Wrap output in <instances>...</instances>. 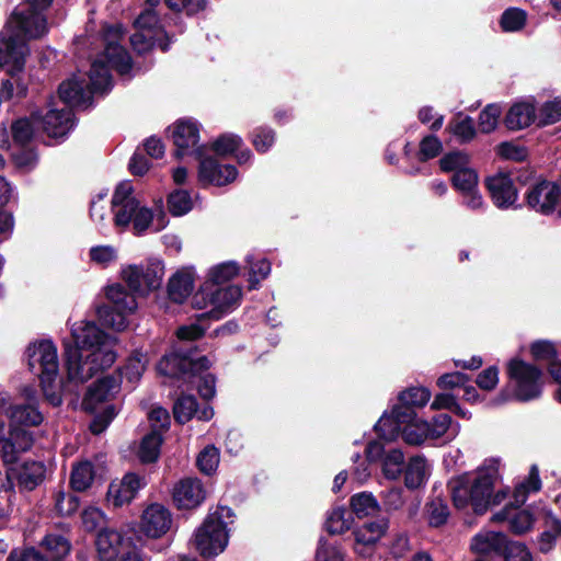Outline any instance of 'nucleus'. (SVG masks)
I'll return each mask as SVG.
<instances>
[{
	"label": "nucleus",
	"instance_id": "obj_1",
	"mask_svg": "<svg viewBox=\"0 0 561 561\" xmlns=\"http://www.w3.org/2000/svg\"><path fill=\"white\" fill-rule=\"evenodd\" d=\"M123 38V28L119 24L103 27L104 51L92 62L89 79L90 84L77 78L64 81L59 85L60 100L78 107H88L93 93H103L112 88L110 69L119 75L129 73L131 59L128 53L119 45Z\"/></svg>",
	"mask_w": 561,
	"mask_h": 561
},
{
	"label": "nucleus",
	"instance_id": "obj_2",
	"mask_svg": "<svg viewBox=\"0 0 561 561\" xmlns=\"http://www.w3.org/2000/svg\"><path fill=\"white\" fill-rule=\"evenodd\" d=\"M75 345L66 344L67 376L75 383L88 381L116 360V339L93 322L80 321L71 327Z\"/></svg>",
	"mask_w": 561,
	"mask_h": 561
},
{
	"label": "nucleus",
	"instance_id": "obj_3",
	"mask_svg": "<svg viewBox=\"0 0 561 561\" xmlns=\"http://www.w3.org/2000/svg\"><path fill=\"white\" fill-rule=\"evenodd\" d=\"M50 3L51 0H27L13 11L0 33V68L12 78L24 67L28 51L26 39L37 38L47 32L43 11Z\"/></svg>",
	"mask_w": 561,
	"mask_h": 561
},
{
	"label": "nucleus",
	"instance_id": "obj_4",
	"mask_svg": "<svg viewBox=\"0 0 561 561\" xmlns=\"http://www.w3.org/2000/svg\"><path fill=\"white\" fill-rule=\"evenodd\" d=\"M500 481V462L486 460L474 474L456 477L449 482V490L455 507L465 510L471 506L474 513L483 514L491 504L501 503L506 497L505 491L492 492Z\"/></svg>",
	"mask_w": 561,
	"mask_h": 561
},
{
	"label": "nucleus",
	"instance_id": "obj_5",
	"mask_svg": "<svg viewBox=\"0 0 561 561\" xmlns=\"http://www.w3.org/2000/svg\"><path fill=\"white\" fill-rule=\"evenodd\" d=\"M114 226L126 229L133 225L134 233L144 234L152 224V210L142 206L130 182L123 181L116 187L111 201Z\"/></svg>",
	"mask_w": 561,
	"mask_h": 561
},
{
	"label": "nucleus",
	"instance_id": "obj_6",
	"mask_svg": "<svg viewBox=\"0 0 561 561\" xmlns=\"http://www.w3.org/2000/svg\"><path fill=\"white\" fill-rule=\"evenodd\" d=\"M427 421L417 416L414 410L393 407L390 413L383 414L375 425L378 435L386 440H393L399 435L413 446L428 440Z\"/></svg>",
	"mask_w": 561,
	"mask_h": 561
},
{
	"label": "nucleus",
	"instance_id": "obj_7",
	"mask_svg": "<svg viewBox=\"0 0 561 561\" xmlns=\"http://www.w3.org/2000/svg\"><path fill=\"white\" fill-rule=\"evenodd\" d=\"M121 391V381L114 376L103 377L93 382L83 399L87 411L100 412L90 424L93 434L103 433L117 414V408L110 403Z\"/></svg>",
	"mask_w": 561,
	"mask_h": 561
},
{
	"label": "nucleus",
	"instance_id": "obj_8",
	"mask_svg": "<svg viewBox=\"0 0 561 561\" xmlns=\"http://www.w3.org/2000/svg\"><path fill=\"white\" fill-rule=\"evenodd\" d=\"M241 289L231 283H203L192 297V305L197 309L209 308L201 314L199 320H219L231 312L239 304Z\"/></svg>",
	"mask_w": 561,
	"mask_h": 561
},
{
	"label": "nucleus",
	"instance_id": "obj_9",
	"mask_svg": "<svg viewBox=\"0 0 561 561\" xmlns=\"http://www.w3.org/2000/svg\"><path fill=\"white\" fill-rule=\"evenodd\" d=\"M233 513L227 506H219L210 513L194 534L193 543L203 557L221 553L229 540V528Z\"/></svg>",
	"mask_w": 561,
	"mask_h": 561
},
{
	"label": "nucleus",
	"instance_id": "obj_10",
	"mask_svg": "<svg viewBox=\"0 0 561 561\" xmlns=\"http://www.w3.org/2000/svg\"><path fill=\"white\" fill-rule=\"evenodd\" d=\"M28 368L39 376L44 394L53 405L61 403V396L54 390L53 381L58 374L57 348L50 341L31 343L26 348Z\"/></svg>",
	"mask_w": 561,
	"mask_h": 561
},
{
	"label": "nucleus",
	"instance_id": "obj_11",
	"mask_svg": "<svg viewBox=\"0 0 561 561\" xmlns=\"http://www.w3.org/2000/svg\"><path fill=\"white\" fill-rule=\"evenodd\" d=\"M511 393L503 391L495 403H504L510 398L527 402L537 399L542 391V371L536 366L514 358L507 365Z\"/></svg>",
	"mask_w": 561,
	"mask_h": 561
},
{
	"label": "nucleus",
	"instance_id": "obj_12",
	"mask_svg": "<svg viewBox=\"0 0 561 561\" xmlns=\"http://www.w3.org/2000/svg\"><path fill=\"white\" fill-rule=\"evenodd\" d=\"M146 1L151 8L145 10L135 21L136 32L130 36V44L139 54L148 51L153 46H158L165 51L169 47V43H164L163 37H165L167 34L158 25V19L152 9L159 4L160 0Z\"/></svg>",
	"mask_w": 561,
	"mask_h": 561
},
{
	"label": "nucleus",
	"instance_id": "obj_13",
	"mask_svg": "<svg viewBox=\"0 0 561 561\" xmlns=\"http://www.w3.org/2000/svg\"><path fill=\"white\" fill-rule=\"evenodd\" d=\"M172 523V513L165 505L151 503L140 515L139 529L147 538L158 539L171 529Z\"/></svg>",
	"mask_w": 561,
	"mask_h": 561
},
{
	"label": "nucleus",
	"instance_id": "obj_14",
	"mask_svg": "<svg viewBox=\"0 0 561 561\" xmlns=\"http://www.w3.org/2000/svg\"><path fill=\"white\" fill-rule=\"evenodd\" d=\"M147 484L145 477L128 472L121 479L113 480L107 489L106 501L114 507L128 505Z\"/></svg>",
	"mask_w": 561,
	"mask_h": 561
},
{
	"label": "nucleus",
	"instance_id": "obj_15",
	"mask_svg": "<svg viewBox=\"0 0 561 561\" xmlns=\"http://www.w3.org/2000/svg\"><path fill=\"white\" fill-rule=\"evenodd\" d=\"M32 119L49 138L54 139L64 138L75 125L72 112L66 107L48 108L44 115L33 113Z\"/></svg>",
	"mask_w": 561,
	"mask_h": 561
},
{
	"label": "nucleus",
	"instance_id": "obj_16",
	"mask_svg": "<svg viewBox=\"0 0 561 561\" xmlns=\"http://www.w3.org/2000/svg\"><path fill=\"white\" fill-rule=\"evenodd\" d=\"M172 139L176 147L175 154L181 158L196 153L202 157V147H197L199 140V127L193 119H180L172 128Z\"/></svg>",
	"mask_w": 561,
	"mask_h": 561
},
{
	"label": "nucleus",
	"instance_id": "obj_17",
	"mask_svg": "<svg viewBox=\"0 0 561 561\" xmlns=\"http://www.w3.org/2000/svg\"><path fill=\"white\" fill-rule=\"evenodd\" d=\"M560 196V188L556 183L542 181L529 188L527 203L536 211L548 215L554 210Z\"/></svg>",
	"mask_w": 561,
	"mask_h": 561
},
{
	"label": "nucleus",
	"instance_id": "obj_18",
	"mask_svg": "<svg viewBox=\"0 0 561 561\" xmlns=\"http://www.w3.org/2000/svg\"><path fill=\"white\" fill-rule=\"evenodd\" d=\"M237 175L238 171L233 165L221 164L214 158L201 159L198 168V180L204 185H227L233 182Z\"/></svg>",
	"mask_w": 561,
	"mask_h": 561
},
{
	"label": "nucleus",
	"instance_id": "obj_19",
	"mask_svg": "<svg viewBox=\"0 0 561 561\" xmlns=\"http://www.w3.org/2000/svg\"><path fill=\"white\" fill-rule=\"evenodd\" d=\"M173 500L179 508H195L206 499V490L197 478L180 480L173 488Z\"/></svg>",
	"mask_w": 561,
	"mask_h": 561
},
{
	"label": "nucleus",
	"instance_id": "obj_20",
	"mask_svg": "<svg viewBox=\"0 0 561 561\" xmlns=\"http://www.w3.org/2000/svg\"><path fill=\"white\" fill-rule=\"evenodd\" d=\"M388 529V520L379 518L377 520L366 523L355 530V552L359 556H367L371 552L373 547L382 538Z\"/></svg>",
	"mask_w": 561,
	"mask_h": 561
},
{
	"label": "nucleus",
	"instance_id": "obj_21",
	"mask_svg": "<svg viewBox=\"0 0 561 561\" xmlns=\"http://www.w3.org/2000/svg\"><path fill=\"white\" fill-rule=\"evenodd\" d=\"M486 187L496 207L508 208L517 201V191L507 174L499 173L486 179Z\"/></svg>",
	"mask_w": 561,
	"mask_h": 561
},
{
	"label": "nucleus",
	"instance_id": "obj_22",
	"mask_svg": "<svg viewBox=\"0 0 561 561\" xmlns=\"http://www.w3.org/2000/svg\"><path fill=\"white\" fill-rule=\"evenodd\" d=\"M0 413H5L10 417L12 426H35L43 421V416L34 403L11 407L4 394H0Z\"/></svg>",
	"mask_w": 561,
	"mask_h": 561
},
{
	"label": "nucleus",
	"instance_id": "obj_23",
	"mask_svg": "<svg viewBox=\"0 0 561 561\" xmlns=\"http://www.w3.org/2000/svg\"><path fill=\"white\" fill-rule=\"evenodd\" d=\"M31 435L19 427H13L10 431V437L0 439V456L5 465L14 467L19 454L27 450L32 446Z\"/></svg>",
	"mask_w": 561,
	"mask_h": 561
},
{
	"label": "nucleus",
	"instance_id": "obj_24",
	"mask_svg": "<svg viewBox=\"0 0 561 561\" xmlns=\"http://www.w3.org/2000/svg\"><path fill=\"white\" fill-rule=\"evenodd\" d=\"M164 276V263L158 257H149L145 263L122 267V280H161Z\"/></svg>",
	"mask_w": 561,
	"mask_h": 561
},
{
	"label": "nucleus",
	"instance_id": "obj_25",
	"mask_svg": "<svg viewBox=\"0 0 561 561\" xmlns=\"http://www.w3.org/2000/svg\"><path fill=\"white\" fill-rule=\"evenodd\" d=\"M96 551L102 561H113L129 547L121 533L114 529H102L96 537Z\"/></svg>",
	"mask_w": 561,
	"mask_h": 561
},
{
	"label": "nucleus",
	"instance_id": "obj_26",
	"mask_svg": "<svg viewBox=\"0 0 561 561\" xmlns=\"http://www.w3.org/2000/svg\"><path fill=\"white\" fill-rule=\"evenodd\" d=\"M191 366L194 371L209 368L210 362L207 357H201L196 362H188L185 357L178 354L165 355L157 366L158 373L164 376L176 377L184 371L186 366Z\"/></svg>",
	"mask_w": 561,
	"mask_h": 561
},
{
	"label": "nucleus",
	"instance_id": "obj_27",
	"mask_svg": "<svg viewBox=\"0 0 561 561\" xmlns=\"http://www.w3.org/2000/svg\"><path fill=\"white\" fill-rule=\"evenodd\" d=\"M45 474V467L41 462H24L19 467H9L7 476L9 480H16L23 488L33 490L38 485Z\"/></svg>",
	"mask_w": 561,
	"mask_h": 561
},
{
	"label": "nucleus",
	"instance_id": "obj_28",
	"mask_svg": "<svg viewBox=\"0 0 561 561\" xmlns=\"http://www.w3.org/2000/svg\"><path fill=\"white\" fill-rule=\"evenodd\" d=\"M134 283H112L106 288V297L110 306L127 313L137 308L136 295L131 287Z\"/></svg>",
	"mask_w": 561,
	"mask_h": 561
},
{
	"label": "nucleus",
	"instance_id": "obj_29",
	"mask_svg": "<svg viewBox=\"0 0 561 561\" xmlns=\"http://www.w3.org/2000/svg\"><path fill=\"white\" fill-rule=\"evenodd\" d=\"M507 541L502 533L482 530L471 540V550L479 554L500 552Z\"/></svg>",
	"mask_w": 561,
	"mask_h": 561
},
{
	"label": "nucleus",
	"instance_id": "obj_30",
	"mask_svg": "<svg viewBox=\"0 0 561 561\" xmlns=\"http://www.w3.org/2000/svg\"><path fill=\"white\" fill-rule=\"evenodd\" d=\"M536 119V111L533 104L520 102L514 104L505 117L507 128L518 130L528 127Z\"/></svg>",
	"mask_w": 561,
	"mask_h": 561
},
{
	"label": "nucleus",
	"instance_id": "obj_31",
	"mask_svg": "<svg viewBox=\"0 0 561 561\" xmlns=\"http://www.w3.org/2000/svg\"><path fill=\"white\" fill-rule=\"evenodd\" d=\"M427 436L428 440H435L447 436L454 439L460 432V425L453 422V419L445 413L435 415L431 421H427Z\"/></svg>",
	"mask_w": 561,
	"mask_h": 561
},
{
	"label": "nucleus",
	"instance_id": "obj_32",
	"mask_svg": "<svg viewBox=\"0 0 561 561\" xmlns=\"http://www.w3.org/2000/svg\"><path fill=\"white\" fill-rule=\"evenodd\" d=\"M545 519L546 530L541 534L538 545L541 552H549L553 545L561 540V523L553 518L550 511L545 508L538 513Z\"/></svg>",
	"mask_w": 561,
	"mask_h": 561
},
{
	"label": "nucleus",
	"instance_id": "obj_33",
	"mask_svg": "<svg viewBox=\"0 0 561 561\" xmlns=\"http://www.w3.org/2000/svg\"><path fill=\"white\" fill-rule=\"evenodd\" d=\"M495 522L507 520L510 524L511 530L516 535H522L528 531L534 525V516L527 510H523L516 512L514 515H511L506 510L495 514L492 517Z\"/></svg>",
	"mask_w": 561,
	"mask_h": 561
},
{
	"label": "nucleus",
	"instance_id": "obj_34",
	"mask_svg": "<svg viewBox=\"0 0 561 561\" xmlns=\"http://www.w3.org/2000/svg\"><path fill=\"white\" fill-rule=\"evenodd\" d=\"M350 506L358 518L373 516L380 510L378 501L371 493L367 492L354 494L350 500Z\"/></svg>",
	"mask_w": 561,
	"mask_h": 561
},
{
	"label": "nucleus",
	"instance_id": "obj_35",
	"mask_svg": "<svg viewBox=\"0 0 561 561\" xmlns=\"http://www.w3.org/2000/svg\"><path fill=\"white\" fill-rule=\"evenodd\" d=\"M447 130L453 134L459 142L466 144L471 141L476 136V127L473 119L458 113L448 124Z\"/></svg>",
	"mask_w": 561,
	"mask_h": 561
},
{
	"label": "nucleus",
	"instance_id": "obj_36",
	"mask_svg": "<svg viewBox=\"0 0 561 561\" xmlns=\"http://www.w3.org/2000/svg\"><path fill=\"white\" fill-rule=\"evenodd\" d=\"M428 476V466L426 460L416 456L411 458L405 471V485L410 489L420 488Z\"/></svg>",
	"mask_w": 561,
	"mask_h": 561
},
{
	"label": "nucleus",
	"instance_id": "obj_37",
	"mask_svg": "<svg viewBox=\"0 0 561 561\" xmlns=\"http://www.w3.org/2000/svg\"><path fill=\"white\" fill-rule=\"evenodd\" d=\"M432 397L431 391L424 387H411L399 394V404L396 407H402L413 410L414 408L425 407Z\"/></svg>",
	"mask_w": 561,
	"mask_h": 561
},
{
	"label": "nucleus",
	"instance_id": "obj_38",
	"mask_svg": "<svg viewBox=\"0 0 561 561\" xmlns=\"http://www.w3.org/2000/svg\"><path fill=\"white\" fill-rule=\"evenodd\" d=\"M42 547L45 549L47 558L51 560L65 558L71 549L69 540L57 534L47 535L42 541Z\"/></svg>",
	"mask_w": 561,
	"mask_h": 561
},
{
	"label": "nucleus",
	"instance_id": "obj_39",
	"mask_svg": "<svg viewBox=\"0 0 561 561\" xmlns=\"http://www.w3.org/2000/svg\"><path fill=\"white\" fill-rule=\"evenodd\" d=\"M162 436L159 432H151L140 442L138 457L141 462H153L160 455Z\"/></svg>",
	"mask_w": 561,
	"mask_h": 561
},
{
	"label": "nucleus",
	"instance_id": "obj_40",
	"mask_svg": "<svg viewBox=\"0 0 561 561\" xmlns=\"http://www.w3.org/2000/svg\"><path fill=\"white\" fill-rule=\"evenodd\" d=\"M101 323L115 331H123L128 325L127 317L129 313L117 310L112 306H104L98 310Z\"/></svg>",
	"mask_w": 561,
	"mask_h": 561
},
{
	"label": "nucleus",
	"instance_id": "obj_41",
	"mask_svg": "<svg viewBox=\"0 0 561 561\" xmlns=\"http://www.w3.org/2000/svg\"><path fill=\"white\" fill-rule=\"evenodd\" d=\"M147 365V359L141 353H136L129 357L124 367L119 370L123 378L134 388L140 380Z\"/></svg>",
	"mask_w": 561,
	"mask_h": 561
},
{
	"label": "nucleus",
	"instance_id": "obj_42",
	"mask_svg": "<svg viewBox=\"0 0 561 561\" xmlns=\"http://www.w3.org/2000/svg\"><path fill=\"white\" fill-rule=\"evenodd\" d=\"M541 489V480L537 466H531L528 477L520 482L514 491V500L516 504H524L527 495L538 492Z\"/></svg>",
	"mask_w": 561,
	"mask_h": 561
},
{
	"label": "nucleus",
	"instance_id": "obj_43",
	"mask_svg": "<svg viewBox=\"0 0 561 561\" xmlns=\"http://www.w3.org/2000/svg\"><path fill=\"white\" fill-rule=\"evenodd\" d=\"M404 463V456L399 449L387 451L382 458V473L389 480L400 477Z\"/></svg>",
	"mask_w": 561,
	"mask_h": 561
},
{
	"label": "nucleus",
	"instance_id": "obj_44",
	"mask_svg": "<svg viewBox=\"0 0 561 561\" xmlns=\"http://www.w3.org/2000/svg\"><path fill=\"white\" fill-rule=\"evenodd\" d=\"M94 479L93 467L89 461L79 462L71 473V485L77 491L87 490Z\"/></svg>",
	"mask_w": 561,
	"mask_h": 561
},
{
	"label": "nucleus",
	"instance_id": "obj_45",
	"mask_svg": "<svg viewBox=\"0 0 561 561\" xmlns=\"http://www.w3.org/2000/svg\"><path fill=\"white\" fill-rule=\"evenodd\" d=\"M353 519L346 508H334L327 519V529L330 534L340 535L348 530L352 526Z\"/></svg>",
	"mask_w": 561,
	"mask_h": 561
},
{
	"label": "nucleus",
	"instance_id": "obj_46",
	"mask_svg": "<svg viewBox=\"0 0 561 561\" xmlns=\"http://www.w3.org/2000/svg\"><path fill=\"white\" fill-rule=\"evenodd\" d=\"M193 208V201L187 191L175 190L168 197V209L173 216H183Z\"/></svg>",
	"mask_w": 561,
	"mask_h": 561
},
{
	"label": "nucleus",
	"instance_id": "obj_47",
	"mask_svg": "<svg viewBox=\"0 0 561 561\" xmlns=\"http://www.w3.org/2000/svg\"><path fill=\"white\" fill-rule=\"evenodd\" d=\"M469 156L463 151H453L445 154L439 160L440 169L444 172H453L456 174L461 170H466L469 167Z\"/></svg>",
	"mask_w": 561,
	"mask_h": 561
},
{
	"label": "nucleus",
	"instance_id": "obj_48",
	"mask_svg": "<svg viewBox=\"0 0 561 561\" xmlns=\"http://www.w3.org/2000/svg\"><path fill=\"white\" fill-rule=\"evenodd\" d=\"M239 274V264L236 261H227L213 266L208 271L207 280H231Z\"/></svg>",
	"mask_w": 561,
	"mask_h": 561
},
{
	"label": "nucleus",
	"instance_id": "obj_49",
	"mask_svg": "<svg viewBox=\"0 0 561 561\" xmlns=\"http://www.w3.org/2000/svg\"><path fill=\"white\" fill-rule=\"evenodd\" d=\"M107 192H100L95 196H93L90 206V216L93 222L99 225L100 227H105L108 222V214L106 207V198Z\"/></svg>",
	"mask_w": 561,
	"mask_h": 561
},
{
	"label": "nucleus",
	"instance_id": "obj_50",
	"mask_svg": "<svg viewBox=\"0 0 561 561\" xmlns=\"http://www.w3.org/2000/svg\"><path fill=\"white\" fill-rule=\"evenodd\" d=\"M561 119V99L545 102L539 108L538 121L540 125H551Z\"/></svg>",
	"mask_w": 561,
	"mask_h": 561
},
{
	"label": "nucleus",
	"instance_id": "obj_51",
	"mask_svg": "<svg viewBox=\"0 0 561 561\" xmlns=\"http://www.w3.org/2000/svg\"><path fill=\"white\" fill-rule=\"evenodd\" d=\"M454 187L459 192H466L478 187L479 176L476 170L468 167L453 175L451 179Z\"/></svg>",
	"mask_w": 561,
	"mask_h": 561
},
{
	"label": "nucleus",
	"instance_id": "obj_52",
	"mask_svg": "<svg viewBox=\"0 0 561 561\" xmlns=\"http://www.w3.org/2000/svg\"><path fill=\"white\" fill-rule=\"evenodd\" d=\"M196 412V400L192 396L181 397L174 404L173 413L179 423H186Z\"/></svg>",
	"mask_w": 561,
	"mask_h": 561
},
{
	"label": "nucleus",
	"instance_id": "obj_53",
	"mask_svg": "<svg viewBox=\"0 0 561 561\" xmlns=\"http://www.w3.org/2000/svg\"><path fill=\"white\" fill-rule=\"evenodd\" d=\"M501 107L496 104H489L479 116V128L482 133L489 134L493 131L501 116Z\"/></svg>",
	"mask_w": 561,
	"mask_h": 561
},
{
	"label": "nucleus",
	"instance_id": "obj_54",
	"mask_svg": "<svg viewBox=\"0 0 561 561\" xmlns=\"http://www.w3.org/2000/svg\"><path fill=\"white\" fill-rule=\"evenodd\" d=\"M531 355L537 360L551 362L549 369L552 365L558 364L553 362L557 358L558 351L553 343L549 341H536L530 346Z\"/></svg>",
	"mask_w": 561,
	"mask_h": 561
},
{
	"label": "nucleus",
	"instance_id": "obj_55",
	"mask_svg": "<svg viewBox=\"0 0 561 561\" xmlns=\"http://www.w3.org/2000/svg\"><path fill=\"white\" fill-rule=\"evenodd\" d=\"M219 465V451L214 446L204 448L197 457L199 470L206 474L213 473Z\"/></svg>",
	"mask_w": 561,
	"mask_h": 561
},
{
	"label": "nucleus",
	"instance_id": "obj_56",
	"mask_svg": "<svg viewBox=\"0 0 561 561\" xmlns=\"http://www.w3.org/2000/svg\"><path fill=\"white\" fill-rule=\"evenodd\" d=\"M91 262L107 266L117 259V250L113 245H95L89 251Z\"/></svg>",
	"mask_w": 561,
	"mask_h": 561
},
{
	"label": "nucleus",
	"instance_id": "obj_57",
	"mask_svg": "<svg viewBox=\"0 0 561 561\" xmlns=\"http://www.w3.org/2000/svg\"><path fill=\"white\" fill-rule=\"evenodd\" d=\"M526 22V14L518 9L506 10L501 19V25L506 32H516L520 30Z\"/></svg>",
	"mask_w": 561,
	"mask_h": 561
},
{
	"label": "nucleus",
	"instance_id": "obj_58",
	"mask_svg": "<svg viewBox=\"0 0 561 561\" xmlns=\"http://www.w3.org/2000/svg\"><path fill=\"white\" fill-rule=\"evenodd\" d=\"M34 134L33 123L26 118L18 119L12 125V136L14 142L20 146L27 144Z\"/></svg>",
	"mask_w": 561,
	"mask_h": 561
},
{
	"label": "nucleus",
	"instance_id": "obj_59",
	"mask_svg": "<svg viewBox=\"0 0 561 561\" xmlns=\"http://www.w3.org/2000/svg\"><path fill=\"white\" fill-rule=\"evenodd\" d=\"M242 140L239 136L233 134H226L214 141L213 150L219 156H227L237 150Z\"/></svg>",
	"mask_w": 561,
	"mask_h": 561
},
{
	"label": "nucleus",
	"instance_id": "obj_60",
	"mask_svg": "<svg viewBox=\"0 0 561 561\" xmlns=\"http://www.w3.org/2000/svg\"><path fill=\"white\" fill-rule=\"evenodd\" d=\"M148 420L152 428L151 432L161 433L165 431L170 424L169 412L159 405L152 407L148 411Z\"/></svg>",
	"mask_w": 561,
	"mask_h": 561
},
{
	"label": "nucleus",
	"instance_id": "obj_61",
	"mask_svg": "<svg viewBox=\"0 0 561 561\" xmlns=\"http://www.w3.org/2000/svg\"><path fill=\"white\" fill-rule=\"evenodd\" d=\"M81 520L87 531H94L105 523V515L96 507H89L82 512Z\"/></svg>",
	"mask_w": 561,
	"mask_h": 561
},
{
	"label": "nucleus",
	"instance_id": "obj_62",
	"mask_svg": "<svg viewBox=\"0 0 561 561\" xmlns=\"http://www.w3.org/2000/svg\"><path fill=\"white\" fill-rule=\"evenodd\" d=\"M247 262L250 266V279L249 280H261L266 278L271 273V263L263 257L254 259L252 256L247 257Z\"/></svg>",
	"mask_w": 561,
	"mask_h": 561
},
{
	"label": "nucleus",
	"instance_id": "obj_63",
	"mask_svg": "<svg viewBox=\"0 0 561 561\" xmlns=\"http://www.w3.org/2000/svg\"><path fill=\"white\" fill-rule=\"evenodd\" d=\"M275 141L274 131L270 128H256L253 131L252 144L254 148L260 152L267 151Z\"/></svg>",
	"mask_w": 561,
	"mask_h": 561
},
{
	"label": "nucleus",
	"instance_id": "obj_64",
	"mask_svg": "<svg viewBox=\"0 0 561 561\" xmlns=\"http://www.w3.org/2000/svg\"><path fill=\"white\" fill-rule=\"evenodd\" d=\"M344 557L340 547L329 542H320L316 552V561H344Z\"/></svg>",
	"mask_w": 561,
	"mask_h": 561
}]
</instances>
